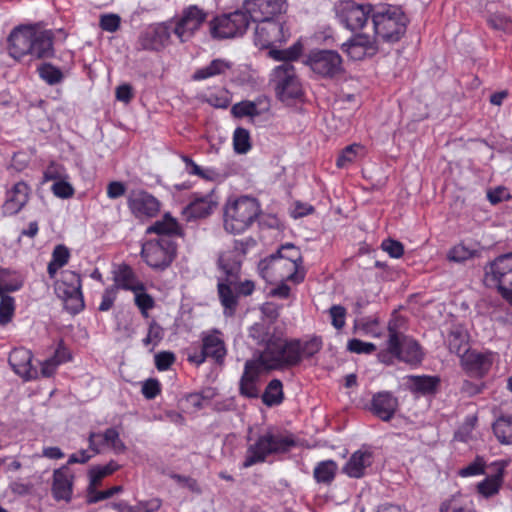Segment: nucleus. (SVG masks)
<instances>
[{"instance_id":"1","label":"nucleus","mask_w":512,"mask_h":512,"mask_svg":"<svg viewBox=\"0 0 512 512\" xmlns=\"http://www.w3.org/2000/svg\"><path fill=\"white\" fill-rule=\"evenodd\" d=\"M409 22L402 6L378 4L372 18L373 34L350 36L340 48L353 61L373 58L380 50L379 41L390 44L399 42L405 35Z\"/></svg>"},{"instance_id":"2","label":"nucleus","mask_w":512,"mask_h":512,"mask_svg":"<svg viewBox=\"0 0 512 512\" xmlns=\"http://www.w3.org/2000/svg\"><path fill=\"white\" fill-rule=\"evenodd\" d=\"M248 247L249 241L235 240L233 247L218 257L217 294L225 315L232 316L239 305V298L251 296L255 291L254 281H241L242 263Z\"/></svg>"},{"instance_id":"3","label":"nucleus","mask_w":512,"mask_h":512,"mask_svg":"<svg viewBox=\"0 0 512 512\" xmlns=\"http://www.w3.org/2000/svg\"><path fill=\"white\" fill-rule=\"evenodd\" d=\"M9 54L17 60L30 55L36 59L54 56V34L36 25H22L12 30L8 37Z\"/></svg>"},{"instance_id":"4","label":"nucleus","mask_w":512,"mask_h":512,"mask_svg":"<svg viewBox=\"0 0 512 512\" xmlns=\"http://www.w3.org/2000/svg\"><path fill=\"white\" fill-rule=\"evenodd\" d=\"M289 257H275L270 255L258 263V273L266 282L276 283L289 280L298 285L305 280L306 270L303 267V258L300 251H293Z\"/></svg>"},{"instance_id":"5","label":"nucleus","mask_w":512,"mask_h":512,"mask_svg":"<svg viewBox=\"0 0 512 512\" xmlns=\"http://www.w3.org/2000/svg\"><path fill=\"white\" fill-rule=\"evenodd\" d=\"M377 5L370 2L356 0H338L333 7L337 23L345 30L352 33L351 36L365 33L375 12Z\"/></svg>"},{"instance_id":"6","label":"nucleus","mask_w":512,"mask_h":512,"mask_svg":"<svg viewBox=\"0 0 512 512\" xmlns=\"http://www.w3.org/2000/svg\"><path fill=\"white\" fill-rule=\"evenodd\" d=\"M295 446L296 441L293 434L267 431L260 435L254 444L248 446L242 468L263 463L269 455L285 453Z\"/></svg>"},{"instance_id":"7","label":"nucleus","mask_w":512,"mask_h":512,"mask_svg":"<svg viewBox=\"0 0 512 512\" xmlns=\"http://www.w3.org/2000/svg\"><path fill=\"white\" fill-rule=\"evenodd\" d=\"M261 213L260 204L252 197L241 196L229 200L224 207V228L232 234L246 231Z\"/></svg>"},{"instance_id":"8","label":"nucleus","mask_w":512,"mask_h":512,"mask_svg":"<svg viewBox=\"0 0 512 512\" xmlns=\"http://www.w3.org/2000/svg\"><path fill=\"white\" fill-rule=\"evenodd\" d=\"M298 338L287 339L282 332L259 354L265 360L268 369L283 370L298 366Z\"/></svg>"},{"instance_id":"9","label":"nucleus","mask_w":512,"mask_h":512,"mask_svg":"<svg viewBox=\"0 0 512 512\" xmlns=\"http://www.w3.org/2000/svg\"><path fill=\"white\" fill-rule=\"evenodd\" d=\"M142 260L153 270L167 269L177 256V243L168 237L149 239L142 243Z\"/></svg>"},{"instance_id":"10","label":"nucleus","mask_w":512,"mask_h":512,"mask_svg":"<svg viewBox=\"0 0 512 512\" xmlns=\"http://www.w3.org/2000/svg\"><path fill=\"white\" fill-rule=\"evenodd\" d=\"M276 97L283 103H291L301 99L303 88L296 69L291 63L276 66L270 75Z\"/></svg>"},{"instance_id":"11","label":"nucleus","mask_w":512,"mask_h":512,"mask_svg":"<svg viewBox=\"0 0 512 512\" xmlns=\"http://www.w3.org/2000/svg\"><path fill=\"white\" fill-rule=\"evenodd\" d=\"M304 64L325 79H334L344 72L343 59L335 50L313 49L306 55Z\"/></svg>"},{"instance_id":"12","label":"nucleus","mask_w":512,"mask_h":512,"mask_svg":"<svg viewBox=\"0 0 512 512\" xmlns=\"http://www.w3.org/2000/svg\"><path fill=\"white\" fill-rule=\"evenodd\" d=\"M209 13L198 5L184 7L173 20V33L180 43L190 41L207 22Z\"/></svg>"},{"instance_id":"13","label":"nucleus","mask_w":512,"mask_h":512,"mask_svg":"<svg viewBox=\"0 0 512 512\" xmlns=\"http://www.w3.org/2000/svg\"><path fill=\"white\" fill-rule=\"evenodd\" d=\"M173 20L149 24L139 34V50L162 52L172 44Z\"/></svg>"},{"instance_id":"14","label":"nucleus","mask_w":512,"mask_h":512,"mask_svg":"<svg viewBox=\"0 0 512 512\" xmlns=\"http://www.w3.org/2000/svg\"><path fill=\"white\" fill-rule=\"evenodd\" d=\"M202 344L200 349H195L188 355V361L200 366L207 358H211L217 364H222L227 355L225 342L222 338V333L214 329L210 333L202 335Z\"/></svg>"},{"instance_id":"15","label":"nucleus","mask_w":512,"mask_h":512,"mask_svg":"<svg viewBox=\"0 0 512 512\" xmlns=\"http://www.w3.org/2000/svg\"><path fill=\"white\" fill-rule=\"evenodd\" d=\"M389 347L395 359L409 364L419 363L423 359L420 344L411 338H407L398 332L397 326L392 321L388 324Z\"/></svg>"},{"instance_id":"16","label":"nucleus","mask_w":512,"mask_h":512,"mask_svg":"<svg viewBox=\"0 0 512 512\" xmlns=\"http://www.w3.org/2000/svg\"><path fill=\"white\" fill-rule=\"evenodd\" d=\"M248 25V17L241 9L213 18L209 22V30L212 38L226 39L244 34Z\"/></svg>"},{"instance_id":"17","label":"nucleus","mask_w":512,"mask_h":512,"mask_svg":"<svg viewBox=\"0 0 512 512\" xmlns=\"http://www.w3.org/2000/svg\"><path fill=\"white\" fill-rule=\"evenodd\" d=\"M290 37V32L284 23L278 20H266L257 23L254 33V43L260 49H272L282 45Z\"/></svg>"},{"instance_id":"18","label":"nucleus","mask_w":512,"mask_h":512,"mask_svg":"<svg viewBox=\"0 0 512 512\" xmlns=\"http://www.w3.org/2000/svg\"><path fill=\"white\" fill-rule=\"evenodd\" d=\"M286 0H245L242 11L246 13L248 21L260 23L266 20H276L275 17L286 12Z\"/></svg>"},{"instance_id":"19","label":"nucleus","mask_w":512,"mask_h":512,"mask_svg":"<svg viewBox=\"0 0 512 512\" xmlns=\"http://www.w3.org/2000/svg\"><path fill=\"white\" fill-rule=\"evenodd\" d=\"M131 214L140 220L156 217L161 209L160 201L144 189H133L127 196Z\"/></svg>"},{"instance_id":"20","label":"nucleus","mask_w":512,"mask_h":512,"mask_svg":"<svg viewBox=\"0 0 512 512\" xmlns=\"http://www.w3.org/2000/svg\"><path fill=\"white\" fill-rule=\"evenodd\" d=\"M508 462L497 460L489 465L493 473L477 483L476 492L484 499H490L499 494L503 484Z\"/></svg>"},{"instance_id":"21","label":"nucleus","mask_w":512,"mask_h":512,"mask_svg":"<svg viewBox=\"0 0 512 512\" xmlns=\"http://www.w3.org/2000/svg\"><path fill=\"white\" fill-rule=\"evenodd\" d=\"M493 364V352L469 351L461 359V365L467 375L481 379L488 374Z\"/></svg>"},{"instance_id":"22","label":"nucleus","mask_w":512,"mask_h":512,"mask_svg":"<svg viewBox=\"0 0 512 512\" xmlns=\"http://www.w3.org/2000/svg\"><path fill=\"white\" fill-rule=\"evenodd\" d=\"M113 284L111 285L117 291H142L146 287L142 281L139 280L134 269L127 263L114 264L111 271Z\"/></svg>"},{"instance_id":"23","label":"nucleus","mask_w":512,"mask_h":512,"mask_svg":"<svg viewBox=\"0 0 512 512\" xmlns=\"http://www.w3.org/2000/svg\"><path fill=\"white\" fill-rule=\"evenodd\" d=\"M33 354L24 347L14 348L8 358L12 370L25 381L38 378V370L32 365Z\"/></svg>"},{"instance_id":"24","label":"nucleus","mask_w":512,"mask_h":512,"mask_svg":"<svg viewBox=\"0 0 512 512\" xmlns=\"http://www.w3.org/2000/svg\"><path fill=\"white\" fill-rule=\"evenodd\" d=\"M398 398L390 391H380L372 396L369 411L384 422L390 421L398 410Z\"/></svg>"},{"instance_id":"25","label":"nucleus","mask_w":512,"mask_h":512,"mask_svg":"<svg viewBox=\"0 0 512 512\" xmlns=\"http://www.w3.org/2000/svg\"><path fill=\"white\" fill-rule=\"evenodd\" d=\"M110 447L116 454L124 453L126 445L120 439V434L116 428H107L103 433L91 432L88 436V447L93 455L100 453L101 446Z\"/></svg>"},{"instance_id":"26","label":"nucleus","mask_w":512,"mask_h":512,"mask_svg":"<svg viewBox=\"0 0 512 512\" xmlns=\"http://www.w3.org/2000/svg\"><path fill=\"white\" fill-rule=\"evenodd\" d=\"M74 474L67 464L53 471L52 495L55 500L69 502L73 495Z\"/></svg>"},{"instance_id":"27","label":"nucleus","mask_w":512,"mask_h":512,"mask_svg":"<svg viewBox=\"0 0 512 512\" xmlns=\"http://www.w3.org/2000/svg\"><path fill=\"white\" fill-rule=\"evenodd\" d=\"M373 461V452L370 448L363 446L361 449L351 454L350 458L343 466V473L350 478H362L365 475V469L370 467Z\"/></svg>"},{"instance_id":"28","label":"nucleus","mask_w":512,"mask_h":512,"mask_svg":"<svg viewBox=\"0 0 512 512\" xmlns=\"http://www.w3.org/2000/svg\"><path fill=\"white\" fill-rule=\"evenodd\" d=\"M490 274L497 283L498 291L512 289V257L502 255L496 258L490 265Z\"/></svg>"},{"instance_id":"29","label":"nucleus","mask_w":512,"mask_h":512,"mask_svg":"<svg viewBox=\"0 0 512 512\" xmlns=\"http://www.w3.org/2000/svg\"><path fill=\"white\" fill-rule=\"evenodd\" d=\"M145 233L147 235L155 234L158 236L157 238L168 237L173 240L175 237L184 236L182 226L170 213H165L161 219L148 226Z\"/></svg>"},{"instance_id":"30","label":"nucleus","mask_w":512,"mask_h":512,"mask_svg":"<svg viewBox=\"0 0 512 512\" xmlns=\"http://www.w3.org/2000/svg\"><path fill=\"white\" fill-rule=\"evenodd\" d=\"M270 110V101L268 97L262 95L255 100H243L235 103L231 108V114L235 118L256 117Z\"/></svg>"},{"instance_id":"31","label":"nucleus","mask_w":512,"mask_h":512,"mask_svg":"<svg viewBox=\"0 0 512 512\" xmlns=\"http://www.w3.org/2000/svg\"><path fill=\"white\" fill-rule=\"evenodd\" d=\"M29 186L23 182H17L7 191V198L3 205L5 215H16L26 205L29 199Z\"/></svg>"},{"instance_id":"32","label":"nucleus","mask_w":512,"mask_h":512,"mask_svg":"<svg viewBox=\"0 0 512 512\" xmlns=\"http://www.w3.org/2000/svg\"><path fill=\"white\" fill-rule=\"evenodd\" d=\"M216 202L211 195L196 196L184 208L183 215L187 221L206 218L212 214Z\"/></svg>"},{"instance_id":"33","label":"nucleus","mask_w":512,"mask_h":512,"mask_svg":"<svg viewBox=\"0 0 512 512\" xmlns=\"http://www.w3.org/2000/svg\"><path fill=\"white\" fill-rule=\"evenodd\" d=\"M282 333L273 323L265 321L254 323L249 329V336L258 344L267 347Z\"/></svg>"},{"instance_id":"34","label":"nucleus","mask_w":512,"mask_h":512,"mask_svg":"<svg viewBox=\"0 0 512 512\" xmlns=\"http://www.w3.org/2000/svg\"><path fill=\"white\" fill-rule=\"evenodd\" d=\"M408 383L412 392L431 395L438 391L441 379L436 375H411L408 377Z\"/></svg>"},{"instance_id":"35","label":"nucleus","mask_w":512,"mask_h":512,"mask_svg":"<svg viewBox=\"0 0 512 512\" xmlns=\"http://www.w3.org/2000/svg\"><path fill=\"white\" fill-rule=\"evenodd\" d=\"M232 69V63L225 59H213L208 65L197 69L192 79L194 81H202L212 77L226 75Z\"/></svg>"},{"instance_id":"36","label":"nucleus","mask_w":512,"mask_h":512,"mask_svg":"<svg viewBox=\"0 0 512 512\" xmlns=\"http://www.w3.org/2000/svg\"><path fill=\"white\" fill-rule=\"evenodd\" d=\"M70 257V250L64 244H58L54 247L51 260L47 265V273L50 279H54L59 269L68 264Z\"/></svg>"},{"instance_id":"37","label":"nucleus","mask_w":512,"mask_h":512,"mask_svg":"<svg viewBox=\"0 0 512 512\" xmlns=\"http://www.w3.org/2000/svg\"><path fill=\"white\" fill-rule=\"evenodd\" d=\"M439 512H475V505L468 497L457 494L443 501Z\"/></svg>"},{"instance_id":"38","label":"nucleus","mask_w":512,"mask_h":512,"mask_svg":"<svg viewBox=\"0 0 512 512\" xmlns=\"http://www.w3.org/2000/svg\"><path fill=\"white\" fill-rule=\"evenodd\" d=\"M338 470L337 463L334 460H324L316 464L313 470V477L317 483L330 485Z\"/></svg>"},{"instance_id":"39","label":"nucleus","mask_w":512,"mask_h":512,"mask_svg":"<svg viewBox=\"0 0 512 512\" xmlns=\"http://www.w3.org/2000/svg\"><path fill=\"white\" fill-rule=\"evenodd\" d=\"M492 429L501 444H512V415L499 416L493 423Z\"/></svg>"},{"instance_id":"40","label":"nucleus","mask_w":512,"mask_h":512,"mask_svg":"<svg viewBox=\"0 0 512 512\" xmlns=\"http://www.w3.org/2000/svg\"><path fill=\"white\" fill-rule=\"evenodd\" d=\"M283 384L279 379H272L266 386L262 394V402L268 406L273 407L283 402Z\"/></svg>"},{"instance_id":"41","label":"nucleus","mask_w":512,"mask_h":512,"mask_svg":"<svg viewBox=\"0 0 512 512\" xmlns=\"http://www.w3.org/2000/svg\"><path fill=\"white\" fill-rule=\"evenodd\" d=\"M271 371L268 369L265 360L259 354L257 358L247 360L241 377L258 384L262 373Z\"/></svg>"},{"instance_id":"42","label":"nucleus","mask_w":512,"mask_h":512,"mask_svg":"<svg viewBox=\"0 0 512 512\" xmlns=\"http://www.w3.org/2000/svg\"><path fill=\"white\" fill-rule=\"evenodd\" d=\"M72 285H62L60 283L58 290L62 293L67 309L72 313H78L84 309V299L82 288H80V295L72 293Z\"/></svg>"},{"instance_id":"43","label":"nucleus","mask_w":512,"mask_h":512,"mask_svg":"<svg viewBox=\"0 0 512 512\" xmlns=\"http://www.w3.org/2000/svg\"><path fill=\"white\" fill-rule=\"evenodd\" d=\"M303 51V45L300 41L295 42L287 49H275L274 47L269 50V56L276 61H283V63H290L297 60Z\"/></svg>"},{"instance_id":"44","label":"nucleus","mask_w":512,"mask_h":512,"mask_svg":"<svg viewBox=\"0 0 512 512\" xmlns=\"http://www.w3.org/2000/svg\"><path fill=\"white\" fill-rule=\"evenodd\" d=\"M478 253L479 251L475 245H467L461 242L449 250L447 257L450 261L461 263L474 258Z\"/></svg>"},{"instance_id":"45","label":"nucleus","mask_w":512,"mask_h":512,"mask_svg":"<svg viewBox=\"0 0 512 512\" xmlns=\"http://www.w3.org/2000/svg\"><path fill=\"white\" fill-rule=\"evenodd\" d=\"M119 468L120 465L113 460L106 465L92 467L89 471L90 486L100 485L103 478L112 475L119 470Z\"/></svg>"},{"instance_id":"46","label":"nucleus","mask_w":512,"mask_h":512,"mask_svg":"<svg viewBox=\"0 0 512 512\" xmlns=\"http://www.w3.org/2000/svg\"><path fill=\"white\" fill-rule=\"evenodd\" d=\"M39 77L48 85H56L64 79L63 72L51 63H42L38 69Z\"/></svg>"},{"instance_id":"47","label":"nucleus","mask_w":512,"mask_h":512,"mask_svg":"<svg viewBox=\"0 0 512 512\" xmlns=\"http://www.w3.org/2000/svg\"><path fill=\"white\" fill-rule=\"evenodd\" d=\"M298 346V357L301 363L303 358H311L321 350L322 340L317 336L305 341L298 339Z\"/></svg>"},{"instance_id":"48","label":"nucleus","mask_w":512,"mask_h":512,"mask_svg":"<svg viewBox=\"0 0 512 512\" xmlns=\"http://www.w3.org/2000/svg\"><path fill=\"white\" fill-rule=\"evenodd\" d=\"M233 146L235 152L246 154L251 149L250 133L247 129L238 127L233 133Z\"/></svg>"},{"instance_id":"49","label":"nucleus","mask_w":512,"mask_h":512,"mask_svg":"<svg viewBox=\"0 0 512 512\" xmlns=\"http://www.w3.org/2000/svg\"><path fill=\"white\" fill-rule=\"evenodd\" d=\"M362 149V145L357 143L346 146L337 157L336 166L341 169L346 168L356 160L359 151Z\"/></svg>"},{"instance_id":"50","label":"nucleus","mask_w":512,"mask_h":512,"mask_svg":"<svg viewBox=\"0 0 512 512\" xmlns=\"http://www.w3.org/2000/svg\"><path fill=\"white\" fill-rule=\"evenodd\" d=\"M0 325L5 326L11 322L15 313V299L12 296H0Z\"/></svg>"},{"instance_id":"51","label":"nucleus","mask_w":512,"mask_h":512,"mask_svg":"<svg viewBox=\"0 0 512 512\" xmlns=\"http://www.w3.org/2000/svg\"><path fill=\"white\" fill-rule=\"evenodd\" d=\"M486 461L482 456H476L467 466L461 468L458 475L463 478L485 474Z\"/></svg>"},{"instance_id":"52","label":"nucleus","mask_w":512,"mask_h":512,"mask_svg":"<svg viewBox=\"0 0 512 512\" xmlns=\"http://www.w3.org/2000/svg\"><path fill=\"white\" fill-rule=\"evenodd\" d=\"M487 21L488 25L495 30L502 31L506 34L512 33V18L505 14H492Z\"/></svg>"},{"instance_id":"53","label":"nucleus","mask_w":512,"mask_h":512,"mask_svg":"<svg viewBox=\"0 0 512 512\" xmlns=\"http://www.w3.org/2000/svg\"><path fill=\"white\" fill-rule=\"evenodd\" d=\"M163 337V328L155 320H152L149 323L147 335L143 338L142 342L144 346L152 345L154 348L162 341Z\"/></svg>"},{"instance_id":"54","label":"nucleus","mask_w":512,"mask_h":512,"mask_svg":"<svg viewBox=\"0 0 512 512\" xmlns=\"http://www.w3.org/2000/svg\"><path fill=\"white\" fill-rule=\"evenodd\" d=\"M135 294V305L140 310L143 317H148V311L155 306L154 298L145 290L133 292Z\"/></svg>"},{"instance_id":"55","label":"nucleus","mask_w":512,"mask_h":512,"mask_svg":"<svg viewBox=\"0 0 512 512\" xmlns=\"http://www.w3.org/2000/svg\"><path fill=\"white\" fill-rule=\"evenodd\" d=\"M10 274V269L0 267V296H2V294L5 292L18 291L23 286L22 280H13L11 282H7V277L10 276Z\"/></svg>"},{"instance_id":"56","label":"nucleus","mask_w":512,"mask_h":512,"mask_svg":"<svg viewBox=\"0 0 512 512\" xmlns=\"http://www.w3.org/2000/svg\"><path fill=\"white\" fill-rule=\"evenodd\" d=\"M95 487L96 486L89 485V489H88V502L89 503H97L99 501L108 499L123 490L122 486H113V487L103 490V491H97L95 489Z\"/></svg>"},{"instance_id":"57","label":"nucleus","mask_w":512,"mask_h":512,"mask_svg":"<svg viewBox=\"0 0 512 512\" xmlns=\"http://www.w3.org/2000/svg\"><path fill=\"white\" fill-rule=\"evenodd\" d=\"M347 350L355 354L370 355L376 351V345L371 342H364L360 339L353 338L348 341Z\"/></svg>"},{"instance_id":"58","label":"nucleus","mask_w":512,"mask_h":512,"mask_svg":"<svg viewBox=\"0 0 512 512\" xmlns=\"http://www.w3.org/2000/svg\"><path fill=\"white\" fill-rule=\"evenodd\" d=\"M121 17L118 14L108 13L100 16L99 26L103 31L114 33L119 30Z\"/></svg>"},{"instance_id":"59","label":"nucleus","mask_w":512,"mask_h":512,"mask_svg":"<svg viewBox=\"0 0 512 512\" xmlns=\"http://www.w3.org/2000/svg\"><path fill=\"white\" fill-rule=\"evenodd\" d=\"M329 315L331 324L335 329L340 330L345 326L347 310L344 306L332 305L329 309Z\"/></svg>"},{"instance_id":"60","label":"nucleus","mask_w":512,"mask_h":512,"mask_svg":"<svg viewBox=\"0 0 512 512\" xmlns=\"http://www.w3.org/2000/svg\"><path fill=\"white\" fill-rule=\"evenodd\" d=\"M381 248L391 258L399 259L404 254V245L400 241L391 238L383 240Z\"/></svg>"},{"instance_id":"61","label":"nucleus","mask_w":512,"mask_h":512,"mask_svg":"<svg viewBox=\"0 0 512 512\" xmlns=\"http://www.w3.org/2000/svg\"><path fill=\"white\" fill-rule=\"evenodd\" d=\"M118 291L111 285L106 287L101 296V302L98 306V310L101 312L109 311L117 299Z\"/></svg>"},{"instance_id":"62","label":"nucleus","mask_w":512,"mask_h":512,"mask_svg":"<svg viewBox=\"0 0 512 512\" xmlns=\"http://www.w3.org/2000/svg\"><path fill=\"white\" fill-rule=\"evenodd\" d=\"M206 102L215 108L226 109L230 105L231 98L229 96L228 91L223 90L217 94L216 93L210 94L207 97Z\"/></svg>"},{"instance_id":"63","label":"nucleus","mask_w":512,"mask_h":512,"mask_svg":"<svg viewBox=\"0 0 512 512\" xmlns=\"http://www.w3.org/2000/svg\"><path fill=\"white\" fill-rule=\"evenodd\" d=\"M176 357L173 352L162 351L155 355V366L159 371H167L175 362Z\"/></svg>"},{"instance_id":"64","label":"nucleus","mask_w":512,"mask_h":512,"mask_svg":"<svg viewBox=\"0 0 512 512\" xmlns=\"http://www.w3.org/2000/svg\"><path fill=\"white\" fill-rule=\"evenodd\" d=\"M51 190L55 196L62 199H68L74 195L73 186L69 182L64 180L54 182V184L51 187Z\"/></svg>"}]
</instances>
